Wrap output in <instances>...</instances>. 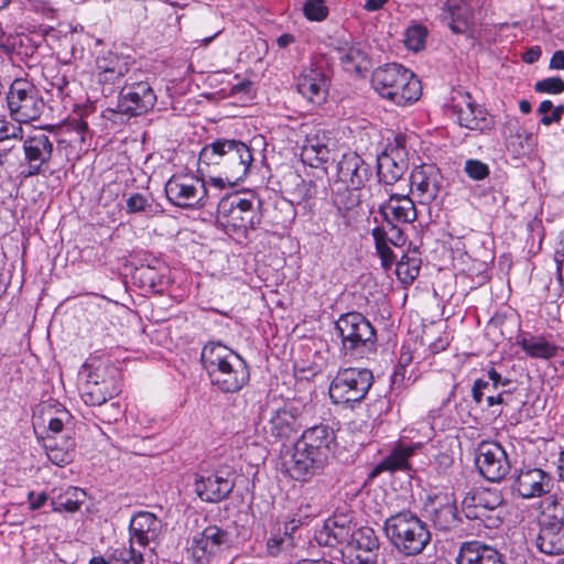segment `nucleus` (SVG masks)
Instances as JSON below:
<instances>
[{"label":"nucleus","instance_id":"obj_1","mask_svg":"<svg viewBox=\"0 0 564 564\" xmlns=\"http://www.w3.org/2000/svg\"><path fill=\"white\" fill-rule=\"evenodd\" d=\"M252 162V150L247 143L236 139L219 138L200 150L197 171L202 175L218 173V176H210V183L223 188L225 183L236 185L243 181Z\"/></svg>","mask_w":564,"mask_h":564},{"label":"nucleus","instance_id":"obj_2","mask_svg":"<svg viewBox=\"0 0 564 564\" xmlns=\"http://www.w3.org/2000/svg\"><path fill=\"white\" fill-rule=\"evenodd\" d=\"M336 447V434L327 424L306 429L294 443L291 459L285 462L291 477L306 481L322 470Z\"/></svg>","mask_w":564,"mask_h":564},{"label":"nucleus","instance_id":"obj_3","mask_svg":"<svg viewBox=\"0 0 564 564\" xmlns=\"http://www.w3.org/2000/svg\"><path fill=\"white\" fill-rule=\"evenodd\" d=\"M335 334L340 339L339 355L346 361L368 358L377 350V332L359 312L341 314L335 322Z\"/></svg>","mask_w":564,"mask_h":564},{"label":"nucleus","instance_id":"obj_4","mask_svg":"<svg viewBox=\"0 0 564 564\" xmlns=\"http://www.w3.org/2000/svg\"><path fill=\"white\" fill-rule=\"evenodd\" d=\"M383 530L391 545L403 556L423 553L432 540L427 523L411 510H402L388 517Z\"/></svg>","mask_w":564,"mask_h":564},{"label":"nucleus","instance_id":"obj_5","mask_svg":"<svg viewBox=\"0 0 564 564\" xmlns=\"http://www.w3.org/2000/svg\"><path fill=\"white\" fill-rule=\"evenodd\" d=\"M261 200L253 195H226L217 203V223L226 234L247 238L248 231L261 224Z\"/></svg>","mask_w":564,"mask_h":564},{"label":"nucleus","instance_id":"obj_6","mask_svg":"<svg viewBox=\"0 0 564 564\" xmlns=\"http://www.w3.org/2000/svg\"><path fill=\"white\" fill-rule=\"evenodd\" d=\"M371 85L378 94L398 106L416 101L422 94V85L413 72L401 64L390 63L376 68Z\"/></svg>","mask_w":564,"mask_h":564},{"label":"nucleus","instance_id":"obj_7","mask_svg":"<svg viewBox=\"0 0 564 564\" xmlns=\"http://www.w3.org/2000/svg\"><path fill=\"white\" fill-rule=\"evenodd\" d=\"M304 405L296 401L268 403L261 411L262 431L269 442L288 441L303 427Z\"/></svg>","mask_w":564,"mask_h":564},{"label":"nucleus","instance_id":"obj_8","mask_svg":"<svg viewBox=\"0 0 564 564\" xmlns=\"http://www.w3.org/2000/svg\"><path fill=\"white\" fill-rule=\"evenodd\" d=\"M373 384L372 371L367 368H340L328 389L334 404L352 408L360 403Z\"/></svg>","mask_w":564,"mask_h":564},{"label":"nucleus","instance_id":"obj_9","mask_svg":"<svg viewBox=\"0 0 564 564\" xmlns=\"http://www.w3.org/2000/svg\"><path fill=\"white\" fill-rule=\"evenodd\" d=\"M6 99L11 118L19 123L37 120L45 108L40 89L26 78H15Z\"/></svg>","mask_w":564,"mask_h":564},{"label":"nucleus","instance_id":"obj_10","mask_svg":"<svg viewBox=\"0 0 564 564\" xmlns=\"http://www.w3.org/2000/svg\"><path fill=\"white\" fill-rule=\"evenodd\" d=\"M169 202L180 208H202L209 203L206 184L203 180L188 174H175L165 183Z\"/></svg>","mask_w":564,"mask_h":564},{"label":"nucleus","instance_id":"obj_11","mask_svg":"<svg viewBox=\"0 0 564 564\" xmlns=\"http://www.w3.org/2000/svg\"><path fill=\"white\" fill-rule=\"evenodd\" d=\"M451 109L456 116L458 124L463 128L485 132L495 127L494 117L482 106L478 105L468 91L462 88L453 90Z\"/></svg>","mask_w":564,"mask_h":564},{"label":"nucleus","instance_id":"obj_12","mask_svg":"<svg viewBox=\"0 0 564 564\" xmlns=\"http://www.w3.org/2000/svg\"><path fill=\"white\" fill-rule=\"evenodd\" d=\"M20 140L23 142L24 162L28 165L25 176L44 174L54 154L51 137L43 130H33Z\"/></svg>","mask_w":564,"mask_h":564},{"label":"nucleus","instance_id":"obj_13","mask_svg":"<svg viewBox=\"0 0 564 564\" xmlns=\"http://www.w3.org/2000/svg\"><path fill=\"white\" fill-rule=\"evenodd\" d=\"M155 104L156 95L149 82H124L117 110L129 117H138L152 110Z\"/></svg>","mask_w":564,"mask_h":564},{"label":"nucleus","instance_id":"obj_14","mask_svg":"<svg viewBox=\"0 0 564 564\" xmlns=\"http://www.w3.org/2000/svg\"><path fill=\"white\" fill-rule=\"evenodd\" d=\"M234 543L230 532L209 525L194 536L191 552L193 558L199 564H208L213 557L231 547Z\"/></svg>","mask_w":564,"mask_h":564},{"label":"nucleus","instance_id":"obj_15","mask_svg":"<svg viewBox=\"0 0 564 564\" xmlns=\"http://www.w3.org/2000/svg\"><path fill=\"white\" fill-rule=\"evenodd\" d=\"M475 462L479 473L492 482L502 480L511 469L507 452L498 442H481Z\"/></svg>","mask_w":564,"mask_h":564},{"label":"nucleus","instance_id":"obj_16","mask_svg":"<svg viewBox=\"0 0 564 564\" xmlns=\"http://www.w3.org/2000/svg\"><path fill=\"white\" fill-rule=\"evenodd\" d=\"M424 510L433 528L441 532L455 531L463 522L453 495L429 496Z\"/></svg>","mask_w":564,"mask_h":564},{"label":"nucleus","instance_id":"obj_17","mask_svg":"<svg viewBox=\"0 0 564 564\" xmlns=\"http://www.w3.org/2000/svg\"><path fill=\"white\" fill-rule=\"evenodd\" d=\"M554 511L557 505L553 506ZM539 532L535 538L538 550L546 555H560L564 553V519L549 511H543L538 520Z\"/></svg>","mask_w":564,"mask_h":564},{"label":"nucleus","instance_id":"obj_18","mask_svg":"<svg viewBox=\"0 0 564 564\" xmlns=\"http://www.w3.org/2000/svg\"><path fill=\"white\" fill-rule=\"evenodd\" d=\"M379 540L373 529L361 527L354 531L348 545L341 550L345 564H376Z\"/></svg>","mask_w":564,"mask_h":564},{"label":"nucleus","instance_id":"obj_19","mask_svg":"<svg viewBox=\"0 0 564 564\" xmlns=\"http://www.w3.org/2000/svg\"><path fill=\"white\" fill-rule=\"evenodd\" d=\"M235 488V471L230 467L215 470L195 480V492L200 500L216 503L229 497Z\"/></svg>","mask_w":564,"mask_h":564},{"label":"nucleus","instance_id":"obj_20","mask_svg":"<svg viewBox=\"0 0 564 564\" xmlns=\"http://www.w3.org/2000/svg\"><path fill=\"white\" fill-rule=\"evenodd\" d=\"M502 503V498L490 491L468 492L463 502V511L466 518L470 520H480L486 527H497L500 518L492 516Z\"/></svg>","mask_w":564,"mask_h":564},{"label":"nucleus","instance_id":"obj_21","mask_svg":"<svg viewBox=\"0 0 564 564\" xmlns=\"http://www.w3.org/2000/svg\"><path fill=\"white\" fill-rule=\"evenodd\" d=\"M553 477L539 467L524 466L512 482V490L523 499L539 498L551 492Z\"/></svg>","mask_w":564,"mask_h":564},{"label":"nucleus","instance_id":"obj_22","mask_svg":"<svg viewBox=\"0 0 564 564\" xmlns=\"http://www.w3.org/2000/svg\"><path fill=\"white\" fill-rule=\"evenodd\" d=\"M398 145L386 150L377 158V176L386 185L397 183L408 171V161L404 156V138L397 137Z\"/></svg>","mask_w":564,"mask_h":564},{"label":"nucleus","instance_id":"obj_23","mask_svg":"<svg viewBox=\"0 0 564 564\" xmlns=\"http://www.w3.org/2000/svg\"><path fill=\"white\" fill-rule=\"evenodd\" d=\"M338 180L352 191H359L372 177V167L355 152L345 153L337 163Z\"/></svg>","mask_w":564,"mask_h":564},{"label":"nucleus","instance_id":"obj_24","mask_svg":"<svg viewBox=\"0 0 564 564\" xmlns=\"http://www.w3.org/2000/svg\"><path fill=\"white\" fill-rule=\"evenodd\" d=\"M412 192H415L423 204H430L443 187V176L438 167L423 164L414 167L410 175Z\"/></svg>","mask_w":564,"mask_h":564},{"label":"nucleus","instance_id":"obj_25","mask_svg":"<svg viewBox=\"0 0 564 564\" xmlns=\"http://www.w3.org/2000/svg\"><path fill=\"white\" fill-rule=\"evenodd\" d=\"M238 357H240L239 354L220 341H208L204 345L200 360L213 386L219 380L221 371Z\"/></svg>","mask_w":564,"mask_h":564},{"label":"nucleus","instance_id":"obj_26","mask_svg":"<svg viewBox=\"0 0 564 564\" xmlns=\"http://www.w3.org/2000/svg\"><path fill=\"white\" fill-rule=\"evenodd\" d=\"M456 564H507L506 555L498 549L480 541H467L459 545Z\"/></svg>","mask_w":564,"mask_h":564},{"label":"nucleus","instance_id":"obj_27","mask_svg":"<svg viewBox=\"0 0 564 564\" xmlns=\"http://www.w3.org/2000/svg\"><path fill=\"white\" fill-rule=\"evenodd\" d=\"M328 77L321 67L304 68L297 78V91L308 101L321 105L326 100L328 93Z\"/></svg>","mask_w":564,"mask_h":564},{"label":"nucleus","instance_id":"obj_28","mask_svg":"<svg viewBox=\"0 0 564 564\" xmlns=\"http://www.w3.org/2000/svg\"><path fill=\"white\" fill-rule=\"evenodd\" d=\"M162 521L155 514L148 511L135 513L129 524L130 546L138 545L145 547L150 542L155 541L162 532Z\"/></svg>","mask_w":564,"mask_h":564},{"label":"nucleus","instance_id":"obj_29","mask_svg":"<svg viewBox=\"0 0 564 564\" xmlns=\"http://www.w3.org/2000/svg\"><path fill=\"white\" fill-rule=\"evenodd\" d=\"M441 20L453 33H466L473 23V11L466 0H446L441 8Z\"/></svg>","mask_w":564,"mask_h":564},{"label":"nucleus","instance_id":"obj_30","mask_svg":"<svg viewBox=\"0 0 564 564\" xmlns=\"http://www.w3.org/2000/svg\"><path fill=\"white\" fill-rule=\"evenodd\" d=\"M250 380V371L247 361L240 356L231 365H228L215 382V388L224 393L239 392Z\"/></svg>","mask_w":564,"mask_h":564},{"label":"nucleus","instance_id":"obj_31","mask_svg":"<svg viewBox=\"0 0 564 564\" xmlns=\"http://www.w3.org/2000/svg\"><path fill=\"white\" fill-rule=\"evenodd\" d=\"M382 217H390L401 224L413 223L416 217V208L408 195L392 194L389 199L379 206Z\"/></svg>","mask_w":564,"mask_h":564},{"label":"nucleus","instance_id":"obj_32","mask_svg":"<svg viewBox=\"0 0 564 564\" xmlns=\"http://www.w3.org/2000/svg\"><path fill=\"white\" fill-rule=\"evenodd\" d=\"M301 159L312 167H319L332 159L324 131L307 135L302 147Z\"/></svg>","mask_w":564,"mask_h":564},{"label":"nucleus","instance_id":"obj_33","mask_svg":"<svg viewBox=\"0 0 564 564\" xmlns=\"http://www.w3.org/2000/svg\"><path fill=\"white\" fill-rule=\"evenodd\" d=\"M499 388L511 390L512 393L517 390V387L511 379L502 377L494 367H491L487 371V379L479 378L474 381L471 388L474 402L479 405L482 402L486 391L498 390Z\"/></svg>","mask_w":564,"mask_h":564},{"label":"nucleus","instance_id":"obj_34","mask_svg":"<svg viewBox=\"0 0 564 564\" xmlns=\"http://www.w3.org/2000/svg\"><path fill=\"white\" fill-rule=\"evenodd\" d=\"M521 349L531 358L552 359L557 356L562 347L550 341L544 335H530L519 340Z\"/></svg>","mask_w":564,"mask_h":564},{"label":"nucleus","instance_id":"obj_35","mask_svg":"<svg viewBox=\"0 0 564 564\" xmlns=\"http://www.w3.org/2000/svg\"><path fill=\"white\" fill-rule=\"evenodd\" d=\"M414 449L411 446H398L384 457L371 471L370 476L376 477L383 471L410 470L409 458L413 456Z\"/></svg>","mask_w":564,"mask_h":564},{"label":"nucleus","instance_id":"obj_36","mask_svg":"<svg viewBox=\"0 0 564 564\" xmlns=\"http://www.w3.org/2000/svg\"><path fill=\"white\" fill-rule=\"evenodd\" d=\"M356 528H348L341 524V527H337L330 523L324 524L323 529L319 530L316 534V541L321 545L325 546H335L339 545H348L354 531Z\"/></svg>","mask_w":564,"mask_h":564},{"label":"nucleus","instance_id":"obj_37","mask_svg":"<svg viewBox=\"0 0 564 564\" xmlns=\"http://www.w3.org/2000/svg\"><path fill=\"white\" fill-rule=\"evenodd\" d=\"M296 546L294 539L288 536V533H282L280 524L272 528L270 536L267 540V551L271 556H279L281 554L294 556L296 554Z\"/></svg>","mask_w":564,"mask_h":564},{"label":"nucleus","instance_id":"obj_38","mask_svg":"<svg viewBox=\"0 0 564 564\" xmlns=\"http://www.w3.org/2000/svg\"><path fill=\"white\" fill-rule=\"evenodd\" d=\"M89 564H143V555L134 546L120 547L107 557L95 556Z\"/></svg>","mask_w":564,"mask_h":564},{"label":"nucleus","instance_id":"obj_39","mask_svg":"<svg viewBox=\"0 0 564 564\" xmlns=\"http://www.w3.org/2000/svg\"><path fill=\"white\" fill-rule=\"evenodd\" d=\"M85 492L75 487H68L63 495L52 501L54 511L75 512L80 508Z\"/></svg>","mask_w":564,"mask_h":564},{"label":"nucleus","instance_id":"obj_40","mask_svg":"<svg viewBox=\"0 0 564 564\" xmlns=\"http://www.w3.org/2000/svg\"><path fill=\"white\" fill-rule=\"evenodd\" d=\"M420 264V259L404 256L397 262L395 273L403 283H412L419 275Z\"/></svg>","mask_w":564,"mask_h":564},{"label":"nucleus","instance_id":"obj_41","mask_svg":"<svg viewBox=\"0 0 564 564\" xmlns=\"http://www.w3.org/2000/svg\"><path fill=\"white\" fill-rule=\"evenodd\" d=\"M382 235H384L382 230H371V236L375 240L376 251L381 259V264L386 270H389L391 265L394 263L395 257L390 248V243L383 241Z\"/></svg>","mask_w":564,"mask_h":564},{"label":"nucleus","instance_id":"obj_42","mask_svg":"<svg viewBox=\"0 0 564 564\" xmlns=\"http://www.w3.org/2000/svg\"><path fill=\"white\" fill-rule=\"evenodd\" d=\"M427 30L423 25L410 26L405 32L404 43L409 50L420 51L425 45Z\"/></svg>","mask_w":564,"mask_h":564},{"label":"nucleus","instance_id":"obj_43","mask_svg":"<svg viewBox=\"0 0 564 564\" xmlns=\"http://www.w3.org/2000/svg\"><path fill=\"white\" fill-rule=\"evenodd\" d=\"M328 7L325 0H306L303 6V13L310 21H324L328 15Z\"/></svg>","mask_w":564,"mask_h":564},{"label":"nucleus","instance_id":"obj_44","mask_svg":"<svg viewBox=\"0 0 564 564\" xmlns=\"http://www.w3.org/2000/svg\"><path fill=\"white\" fill-rule=\"evenodd\" d=\"M158 210L153 208V204L149 202L148 197L143 194L135 193L127 199V213L138 214L145 213L147 215H153Z\"/></svg>","mask_w":564,"mask_h":564},{"label":"nucleus","instance_id":"obj_45","mask_svg":"<svg viewBox=\"0 0 564 564\" xmlns=\"http://www.w3.org/2000/svg\"><path fill=\"white\" fill-rule=\"evenodd\" d=\"M534 89L536 93L562 94L564 91V80L561 77H547L536 82Z\"/></svg>","mask_w":564,"mask_h":564},{"label":"nucleus","instance_id":"obj_46","mask_svg":"<svg viewBox=\"0 0 564 564\" xmlns=\"http://www.w3.org/2000/svg\"><path fill=\"white\" fill-rule=\"evenodd\" d=\"M334 205L339 212L350 210L359 204V198L346 187L343 193H337L333 198Z\"/></svg>","mask_w":564,"mask_h":564},{"label":"nucleus","instance_id":"obj_47","mask_svg":"<svg viewBox=\"0 0 564 564\" xmlns=\"http://www.w3.org/2000/svg\"><path fill=\"white\" fill-rule=\"evenodd\" d=\"M465 172L470 178L481 181L489 175V167L484 162L471 159L466 161Z\"/></svg>","mask_w":564,"mask_h":564},{"label":"nucleus","instance_id":"obj_48","mask_svg":"<svg viewBox=\"0 0 564 564\" xmlns=\"http://www.w3.org/2000/svg\"><path fill=\"white\" fill-rule=\"evenodd\" d=\"M98 68V82L101 84H115L120 78L129 74L130 70H122L123 65L119 64L117 69L109 70L107 66H97Z\"/></svg>","mask_w":564,"mask_h":564},{"label":"nucleus","instance_id":"obj_49","mask_svg":"<svg viewBox=\"0 0 564 564\" xmlns=\"http://www.w3.org/2000/svg\"><path fill=\"white\" fill-rule=\"evenodd\" d=\"M82 399L90 406L101 405L107 401L105 393L100 391L97 384L90 386L89 383L83 391Z\"/></svg>","mask_w":564,"mask_h":564},{"label":"nucleus","instance_id":"obj_50","mask_svg":"<svg viewBox=\"0 0 564 564\" xmlns=\"http://www.w3.org/2000/svg\"><path fill=\"white\" fill-rule=\"evenodd\" d=\"M47 457L55 465H67L73 460V451H69V448L61 449L50 445L47 446Z\"/></svg>","mask_w":564,"mask_h":564},{"label":"nucleus","instance_id":"obj_51","mask_svg":"<svg viewBox=\"0 0 564 564\" xmlns=\"http://www.w3.org/2000/svg\"><path fill=\"white\" fill-rule=\"evenodd\" d=\"M10 139H23L22 127L6 120H0V142Z\"/></svg>","mask_w":564,"mask_h":564},{"label":"nucleus","instance_id":"obj_52","mask_svg":"<svg viewBox=\"0 0 564 564\" xmlns=\"http://www.w3.org/2000/svg\"><path fill=\"white\" fill-rule=\"evenodd\" d=\"M119 64L123 65L122 70H130V65L126 57H120L116 54L109 53L107 56L97 59V66H107V69L109 70L117 69Z\"/></svg>","mask_w":564,"mask_h":564},{"label":"nucleus","instance_id":"obj_53","mask_svg":"<svg viewBox=\"0 0 564 564\" xmlns=\"http://www.w3.org/2000/svg\"><path fill=\"white\" fill-rule=\"evenodd\" d=\"M137 275L143 285L155 289L160 282L159 274L151 267H141L137 269Z\"/></svg>","mask_w":564,"mask_h":564},{"label":"nucleus","instance_id":"obj_54","mask_svg":"<svg viewBox=\"0 0 564 564\" xmlns=\"http://www.w3.org/2000/svg\"><path fill=\"white\" fill-rule=\"evenodd\" d=\"M56 416H50L47 420L48 430L53 433H59L63 430L64 422L68 420L69 413L65 408H59L56 410Z\"/></svg>","mask_w":564,"mask_h":564},{"label":"nucleus","instance_id":"obj_55","mask_svg":"<svg viewBox=\"0 0 564 564\" xmlns=\"http://www.w3.org/2000/svg\"><path fill=\"white\" fill-rule=\"evenodd\" d=\"M513 401V393L511 390H501L497 394L488 393L486 398L487 406L491 408L494 405L506 404L509 405Z\"/></svg>","mask_w":564,"mask_h":564},{"label":"nucleus","instance_id":"obj_56","mask_svg":"<svg viewBox=\"0 0 564 564\" xmlns=\"http://www.w3.org/2000/svg\"><path fill=\"white\" fill-rule=\"evenodd\" d=\"M384 235H382L383 241L387 243H390L395 247H401L405 243V235L403 230L398 227L394 230H390L388 232L384 231V229H381Z\"/></svg>","mask_w":564,"mask_h":564},{"label":"nucleus","instance_id":"obj_57","mask_svg":"<svg viewBox=\"0 0 564 564\" xmlns=\"http://www.w3.org/2000/svg\"><path fill=\"white\" fill-rule=\"evenodd\" d=\"M295 192L302 199H311L316 194L315 184L312 181L305 182L304 180H301L296 185Z\"/></svg>","mask_w":564,"mask_h":564},{"label":"nucleus","instance_id":"obj_58","mask_svg":"<svg viewBox=\"0 0 564 564\" xmlns=\"http://www.w3.org/2000/svg\"><path fill=\"white\" fill-rule=\"evenodd\" d=\"M359 58H364V53L357 47H349L340 54V62L343 64H355Z\"/></svg>","mask_w":564,"mask_h":564},{"label":"nucleus","instance_id":"obj_59","mask_svg":"<svg viewBox=\"0 0 564 564\" xmlns=\"http://www.w3.org/2000/svg\"><path fill=\"white\" fill-rule=\"evenodd\" d=\"M300 521L291 520L290 522H285L282 528V533H288V536H292L295 542V546L299 547L300 535H297Z\"/></svg>","mask_w":564,"mask_h":564},{"label":"nucleus","instance_id":"obj_60","mask_svg":"<svg viewBox=\"0 0 564 564\" xmlns=\"http://www.w3.org/2000/svg\"><path fill=\"white\" fill-rule=\"evenodd\" d=\"M552 113L549 116H543L541 118V123L544 124V126H549L553 122H557L561 120L563 113H564V106L563 105H560V106H556L555 108H553L552 110Z\"/></svg>","mask_w":564,"mask_h":564},{"label":"nucleus","instance_id":"obj_61","mask_svg":"<svg viewBox=\"0 0 564 564\" xmlns=\"http://www.w3.org/2000/svg\"><path fill=\"white\" fill-rule=\"evenodd\" d=\"M30 507L32 510L40 509L47 500V495L45 492H41L39 495H35L33 491H31L28 496Z\"/></svg>","mask_w":564,"mask_h":564},{"label":"nucleus","instance_id":"obj_62","mask_svg":"<svg viewBox=\"0 0 564 564\" xmlns=\"http://www.w3.org/2000/svg\"><path fill=\"white\" fill-rule=\"evenodd\" d=\"M550 68L564 69V51H555L550 61Z\"/></svg>","mask_w":564,"mask_h":564},{"label":"nucleus","instance_id":"obj_63","mask_svg":"<svg viewBox=\"0 0 564 564\" xmlns=\"http://www.w3.org/2000/svg\"><path fill=\"white\" fill-rule=\"evenodd\" d=\"M541 56L540 46H533L529 48L522 56V59L528 64L535 63Z\"/></svg>","mask_w":564,"mask_h":564},{"label":"nucleus","instance_id":"obj_64","mask_svg":"<svg viewBox=\"0 0 564 564\" xmlns=\"http://www.w3.org/2000/svg\"><path fill=\"white\" fill-rule=\"evenodd\" d=\"M326 523H330L337 527H341V524H344L345 527L348 528H355V524L351 522V519L344 514H336L332 519H328Z\"/></svg>","mask_w":564,"mask_h":564}]
</instances>
